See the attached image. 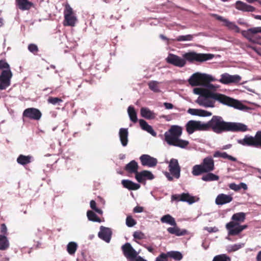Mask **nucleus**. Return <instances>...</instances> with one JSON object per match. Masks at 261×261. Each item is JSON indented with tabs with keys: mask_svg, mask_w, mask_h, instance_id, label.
<instances>
[{
	"mask_svg": "<svg viewBox=\"0 0 261 261\" xmlns=\"http://www.w3.org/2000/svg\"><path fill=\"white\" fill-rule=\"evenodd\" d=\"M204 86L208 88H195L193 89L195 94L200 95L196 102L200 106L205 108H213L215 107V101H218L223 105L239 110L244 109V105L239 101L212 91V90L215 91L216 88L210 83Z\"/></svg>",
	"mask_w": 261,
	"mask_h": 261,
	"instance_id": "obj_1",
	"label": "nucleus"
},
{
	"mask_svg": "<svg viewBox=\"0 0 261 261\" xmlns=\"http://www.w3.org/2000/svg\"><path fill=\"white\" fill-rule=\"evenodd\" d=\"M207 131H212L217 134L224 132H244L248 130L247 126L238 122H226L219 116H213L206 122Z\"/></svg>",
	"mask_w": 261,
	"mask_h": 261,
	"instance_id": "obj_2",
	"label": "nucleus"
},
{
	"mask_svg": "<svg viewBox=\"0 0 261 261\" xmlns=\"http://www.w3.org/2000/svg\"><path fill=\"white\" fill-rule=\"evenodd\" d=\"M214 55L211 54H200L194 51L185 53L183 55V58L173 54H169L166 58V62L178 67H182L186 64V61L190 63L203 62L212 59Z\"/></svg>",
	"mask_w": 261,
	"mask_h": 261,
	"instance_id": "obj_3",
	"label": "nucleus"
},
{
	"mask_svg": "<svg viewBox=\"0 0 261 261\" xmlns=\"http://www.w3.org/2000/svg\"><path fill=\"white\" fill-rule=\"evenodd\" d=\"M213 81V78L211 75L204 73L196 72L193 74L189 79V84L193 86H203L208 84Z\"/></svg>",
	"mask_w": 261,
	"mask_h": 261,
	"instance_id": "obj_4",
	"label": "nucleus"
},
{
	"mask_svg": "<svg viewBox=\"0 0 261 261\" xmlns=\"http://www.w3.org/2000/svg\"><path fill=\"white\" fill-rule=\"evenodd\" d=\"M238 142L243 146L261 148V130L257 131L254 137L246 135L243 139L238 140Z\"/></svg>",
	"mask_w": 261,
	"mask_h": 261,
	"instance_id": "obj_5",
	"label": "nucleus"
},
{
	"mask_svg": "<svg viewBox=\"0 0 261 261\" xmlns=\"http://www.w3.org/2000/svg\"><path fill=\"white\" fill-rule=\"evenodd\" d=\"M168 168L170 173L168 172L165 173V175L168 180L172 181L173 177L176 179H178L180 177V167L177 159H171Z\"/></svg>",
	"mask_w": 261,
	"mask_h": 261,
	"instance_id": "obj_6",
	"label": "nucleus"
},
{
	"mask_svg": "<svg viewBox=\"0 0 261 261\" xmlns=\"http://www.w3.org/2000/svg\"><path fill=\"white\" fill-rule=\"evenodd\" d=\"M182 132V128L181 126L172 125L167 132H165L164 134L165 140L169 145H170L181 136Z\"/></svg>",
	"mask_w": 261,
	"mask_h": 261,
	"instance_id": "obj_7",
	"label": "nucleus"
},
{
	"mask_svg": "<svg viewBox=\"0 0 261 261\" xmlns=\"http://www.w3.org/2000/svg\"><path fill=\"white\" fill-rule=\"evenodd\" d=\"M206 127V123L193 120L189 121L186 124L187 132L189 135L196 131H207Z\"/></svg>",
	"mask_w": 261,
	"mask_h": 261,
	"instance_id": "obj_8",
	"label": "nucleus"
},
{
	"mask_svg": "<svg viewBox=\"0 0 261 261\" xmlns=\"http://www.w3.org/2000/svg\"><path fill=\"white\" fill-rule=\"evenodd\" d=\"M64 15V25L74 26L76 21V18L74 15L73 9L68 4H66L65 6Z\"/></svg>",
	"mask_w": 261,
	"mask_h": 261,
	"instance_id": "obj_9",
	"label": "nucleus"
},
{
	"mask_svg": "<svg viewBox=\"0 0 261 261\" xmlns=\"http://www.w3.org/2000/svg\"><path fill=\"white\" fill-rule=\"evenodd\" d=\"M258 33H261V27L252 28L247 31H243L242 34L249 41L258 44L256 41L261 38V36L256 35Z\"/></svg>",
	"mask_w": 261,
	"mask_h": 261,
	"instance_id": "obj_10",
	"label": "nucleus"
},
{
	"mask_svg": "<svg viewBox=\"0 0 261 261\" xmlns=\"http://www.w3.org/2000/svg\"><path fill=\"white\" fill-rule=\"evenodd\" d=\"M246 219V214L239 212L234 214L231 217L232 221L226 224V228L228 231L235 227L238 224L244 222Z\"/></svg>",
	"mask_w": 261,
	"mask_h": 261,
	"instance_id": "obj_11",
	"label": "nucleus"
},
{
	"mask_svg": "<svg viewBox=\"0 0 261 261\" xmlns=\"http://www.w3.org/2000/svg\"><path fill=\"white\" fill-rule=\"evenodd\" d=\"M42 116L41 111L35 108H29L25 109L22 113L23 118L31 120H39Z\"/></svg>",
	"mask_w": 261,
	"mask_h": 261,
	"instance_id": "obj_12",
	"label": "nucleus"
},
{
	"mask_svg": "<svg viewBox=\"0 0 261 261\" xmlns=\"http://www.w3.org/2000/svg\"><path fill=\"white\" fill-rule=\"evenodd\" d=\"M12 73L9 71H2L0 74V90H5L11 85Z\"/></svg>",
	"mask_w": 261,
	"mask_h": 261,
	"instance_id": "obj_13",
	"label": "nucleus"
},
{
	"mask_svg": "<svg viewBox=\"0 0 261 261\" xmlns=\"http://www.w3.org/2000/svg\"><path fill=\"white\" fill-rule=\"evenodd\" d=\"M121 249L124 255L130 261H134L138 254L129 243L124 244L121 247Z\"/></svg>",
	"mask_w": 261,
	"mask_h": 261,
	"instance_id": "obj_14",
	"label": "nucleus"
},
{
	"mask_svg": "<svg viewBox=\"0 0 261 261\" xmlns=\"http://www.w3.org/2000/svg\"><path fill=\"white\" fill-rule=\"evenodd\" d=\"M196 197L190 195L189 193H183L181 194H174L172 195L171 199L172 200L181 201L187 202L189 204H192L198 200Z\"/></svg>",
	"mask_w": 261,
	"mask_h": 261,
	"instance_id": "obj_15",
	"label": "nucleus"
},
{
	"mask_svg": "<svg viewBox=\"0 0 261 261\" xmlns=\"http://www.w3.org/2000/svg\"><path fill=\"white\" fill-rule=\"evenodd\" d=\"M139 159L142 165L143 166L153 167H155L158 163V160L156 159L153 158L148 154H142L140 156Z\"/></svg>",
	"mask_w": 261,
	"mask_h": 261,
	"instance_id": "obj_16",
	"label": "nucleus"
},
{
	"mask_svg": "<svg viewBox=\"0 0 261 261\" xmlns=\"http://www.w3.org/2000/svg\"><path fill=\"white\" fill-rule=\"evenodd\" d=\"M212 16L214 17L217 20L224 22V25L227 27L229 30L234 31L235 32L239 33L240 28L232 22L229 21L228 20L223 18L221 16H219L216 14H212Z\"/></svg>",
	"mask_w": 261,
	"mask_h": 261,
	"instance_id": "obj_17",
	"label": "nucleus"
},
{
	"mask_svg": "<svg viewBox=\"0 0 261 261\" xmlns=\"http://www.w3.org/2000/svg\"><path fill=\"white\" fill-rule=\"evenodd\" d=\"M112 232L110 228L103 226L100 227V231L98 233V237L107 243H109L111 239Z\"/></svg>",
	"mask_w": 261,
	"mask_h": 261,
	"instance_id": "obj_18",
	"label": "nucleus"
},
{
	"mask_svg": "<svg viewBox=\"0 0 261 261\" xmlns=\"http://www.w3.org/2000/svg\"><path fill=\"white\" fill-rule=\"evenodd\" d=\"M241 80V76L238 75H229L228 73L222 74L220 82L224 84L239 83Z\"/></svg>",
	"mask_w": 261,
	"mask_h": 261,
	"instance_id": "obj_19",
	"label": "nucleus"
},
{
	"mask_svg": "<svg viewBox=\"0 0 261 261\" xmlns=\"http://www.w3.org/2000/svg\"><path fill=\"white\" fill-rule=\"evenodd\" d=\"M154 177L153 174L148 170H143L141 172H138V173L135 175L136 180L140 183L145 182L146 179L152 180Z\"/></svg>",
	"mask_w": 261,
	"mask_h": 261,
	"instance_id": "obj_20",
	"label": "nucleus"
},
{
	"mask_svg": "<svg viewBox=\"0 0 261 261\" xmlns=\"http://www.w3.org/2000/svg\"><path fill=\"white\" fill-rule=\"evenodd\" d=\"M201 165L206 173L210 172L214 170V161L211 156L205 158L203 160Z\"/></svg>",
	"mask_w": 261,
	"mask_h": 261,
	"instance_id": "obj_21",
	"label": "nucleus"
},
{
	"mask_svg": "<svg viewBox=\"0 0 261 261\" xmlns=\"http://www.w3.org/2000/svg\"><path fill=\"white\" fill-rule=\"evenodd\" d=\"M232 200L233 197L230 195L220 194L217 196L215 203L217 205H223L230 202Z\"/></svg>",
	"mask_w": 261,
	"mask_h": 261,
	"instance_id": "obj_22",
	"label": "nucleus"
},
{
	"mask_svg": "<svg viewBox=\"0 0 261 261\" xmlns=\"http://www.w3.org/2000/svg\"><path fill=\"white\" fill-rule=\"evenodd\" d=\"M16 6L21 10H29L34 7V4L29 0H16Z\"/></svg>",
	"mask_w": 261,
	"mask_h": 261,
	"instance_id": "obj_23",
	"label": "nucleus"
},
{
	"mask_svg": "<svg viewBox=\"0 0 261 261\" xmlns=\"http://www.w3.org/2000/svg\"><path fill=\"white\" fill-rule=\"evenodd\" d=\"M236 8L239 10L244 12H254L255 8L252 6L247 5V4L238 1L236 3Z\"/></svg>",
	"mask_w": 261,
	"mask_h": 261,
	"instance_id": "obj_24",
	"label": "nucleus"
},
{
	"mask_svg": "<svg viewBox=\"0 0 261 261\" xmlns=\"http://www.w3.org/2000/svg\"><path fill=\"white\" fill-rule=\"evenodd\" d=\"M188 113L192 115L198 116L200 117H207L210 116L212 113L210 112L201 110L190 108L188 110Z\"/></svg>",
	"mask_w": 261,
	"mask_h": 261,
	"instance_id": "obj_25",
	"label": "nucleus"
},
{
	"mask_svg": "<svg viewBox=\"0 0 261 261\" xmlns=\"http://www.w3.org/2000/svg\"><path fill=\"white\" fill-rule=\"evenodd\" d=\"M138 168L137 162L133 160L125 165L124 170L129 173H135L136 175L138 172Z\"/></svg>",
	"mask_w": 261,
	"mask_h": 261,
	"instance_id": "obj_26",
	"label": "nucleus"
},
{
	"mask_svg": "<svg viewBox=\"0 0 261 261\" xmlns=\"http://www.w3.org/2000/svg\"><path fill=\"white\" fill-rule=\"evenodd\" d=\"M119 136L121 143L123 146H126L128 143V132L127 128H121L119 129Z\"/></svg>",
	"mask_w": 261,
	"mask_h": 261,
	"instance_id": "obj_27",
	"label": "nucleus"
},
{
	"mask_svg": "<svg viewBox=\"0 0 261 261\" xmlns=\"http://www.w3.org/2000/svg\"><path fill=\"white\" fill-rule=\"evenodd\" d=\"M121 184L124 188L129 190H137L140 188V185L128 179H123Z\"/></svg>",
	"mask_w": 261,
	"mask_h": 261,
	"instance_id": "obj_28",
	"label": "nucleus"
},
{
	"mask_svg": "<svg viewBox=\"0 0 261 261\" xmlns=\"http://www.w3.org/2000/svg\"><path fill=\"white\" fill-rule=\"evenodd\" d=\"M142 117L147 119H153L155 118L156 114L147 108H142L140 110Z\"/></svg>",
	"mask_w": 261,
	"mask_h": 261,
	"instance_id": "obj_29",
	"label": "nucleus"
},
{
	"mask_svg": "<svg viewBox=\"0 0 261 261\" xmlns=\"http://www.w3.org/2000/svg\"><path fill=\"white\" fill-rule=\"evenodd\" d=\"M139 123L142 129L147 132L153 136H156V133L153 129L152 126L149 125L146 121L143 119H140Z\"/></svg>",
	"mask_w": 261,
	"mask_h": 261,
	"instance_id": "obj_30",
	"label": "nucleus"
},
{
	"mask_svg": "<svg viewBox=\"0 0 261 261\" xmlns=\"http://www.w3.org/2000/svg\"><path fill=\"white\" fill-rule=\"evenodd\" d=\"M173 227H168L167 231L169 233L175 234L177 236H182L187 233V231L186 229H180L179 228L176 226H173Z\"/></svg>",
	"mask_w": 261,
	"mask_h": 261,
	"instance_id": "obj_31",
	"label": "nucleus"
},
{
	"mask_svg": "<svg viewBox=\"0 0 261 261\" xmlns=\"http://www.w3.org/2000/svg\"><path fill=\"white\" fill-rule=\"evenodd\" d=\"M248 227L247 225H241L240 224L238 225L235 226L233 228L228 230V234L229 236H237L241 233L243 230L246 229Z\"/></svg>",
	"mask_w": 261,
	"mask_h": 261,
	"instance_id": "obj_32",
	"label": "nucleus"
},
{
	"mask_svg": "<svg viewBox=\"0 0 261 261\" xmlns=\"http://www.w3.org/2000/svg\"><path fill=\"white\" fill-rule=\"evenodd\" d=\"M189 144V142L187 140H184L180 139L179 138L175 140L170 145L178 147L181 148H186Z\"/></svg>",
	"mask_w": 261,
	"mask_h": 261,
	"instance_id": "obj_33",
	"label": "nucleus"
},
{
	"mask_svg": "<svg viewBox=\"0 0 261 261\" xmlns=\"http://www.w3.org/2000/svg\"><path fill=\"white\" fill-rule=\"evenodd\" d=\"M214 157L215 158H222L223 159H228L229 160H230V161H233V162H236L237 161V159L231 155H228L226 152H221L220 151H216L214 153V155H213Z\"/></svg>",
	"mask_w": 261,
	"mask_h": 261,
	"instance_id": "obj_34",
	"label": "nucleus"
},
{
	"mask_svg": "<svg viewBox=\"0 0 261 261\" xmlns=\"http://www.w3.org/2000/svg\"><path fill=\"white\" fill-rule=\"evenodd\" d=\"M32 156L30 155H24L20 154L18 156L17 159V162L18 164L22 165H25L31 162Z\"/></svg>",
	"mask_w": 261,
	"mask_h": 261,
	"instance_id": "obj_35",
	"label": "nucleus"
},
{
	"mask_svg": "<svg viewBox=\"0 0 261 261\" xmlns=\"http://www.w3.org/2000/svg\"><path fill=\"white\" fill-rule=\"evenodd\" d=\"M161 221L162 223H167L172 226L176 225L174 218L169 214L163 216L161 218Z\"/></svg>",
	"mask_w": 261,
	"mask_h": 261,
	"instance_id": "obj_36",
	"label": "nucleus"
},
{
	"mask_svg": "<svg viewBox=\"0 0 261 261\" xmlns=\"http://www.w3.org/2000/svg\"><path fill=\"white\" fill-rule=\"evenodd\" d=\"M9 247V242L7 238L4 236L0 234V250H5Z\"/></svg>",
	"mask_w": 261,
	"mask_h": 261,
	"instance_id": "obj_37",
	"label": "nucleus"
},
{
	"mask_svg": "<svg viewBox=\"0 0 261 261\" xmlns=\"http://www.w3.org/2000/svg\"><path fill=\"white\" fill-rule=\"evenodd\" d=\"M127 112L130 120L134 123H136L138 121V118L134 108L133 106H129L127 109Z\"/></svg>",
	"mask_w": 261,
	"mask_h": 261,
	"instance_id": "obj_38",
	"label": "nucleus"
},
{
	"mask_svg": "<svg viewBox=\"0 0 261 261\" xmlns=\"http://www.w3.org/2000/svg\"><path fill=\"white\" fill-rule=\"evenodd\" d=\"M229 188L234 190L236 192L239 191L241 189H243L244 190L247 189V186L246 184L243 182L240 183L239 185H237L235 183H231L229 185Z\"/></svg>",
	"mask_w": 261,
	"mask_h": 261,
	"instance_id": "obj_39",
	"label": "nucleus"
},
{
	"mask_svg": "<svg viewBox=\"0 0 261 261\" xmlns=\"http://www.w3.org/2000/svg\"><path fill=\"white\" fill-rule=\"evenodd\" d=\"M167 255V258L170 257L176 260H180L182 258V254L178 251H170L165 253Z\"/></svg>",
	"mask_w": 261,
	"mask_h": 261,
	"instance_id": "obj_40",
	"label": "nucleus"
},
{
	"mask_svg": "<svg viewBox=\"0 0 261 261\" xmlns=\"http://www.w3.org/2000/svg\"><path fill=\"white\" fill-rule=\"evenodd\" d=\"M192 172V174L195 176L199 175L203 173H206L201 164L200 165H195L193 167V170Z\"/></svg>",
	"mask_w": 261,
	"mask_h": 261,
	"instance_id": "obj_41",
	"label": "nucleus"
},
{
	"mask_svg": "<svg viewBox=\"0 0 261 261\" xmlns=\"http://www.w3.org/2000/svg\"><path fill=\"white\" fill-rule=\"evenodd\" d=\"M201 179L203 181H210L218 180L219 177L218 175H216L212 173H208L207 174L202 176Z\"/></svg>",
	"mask_w": 261,
	"mask_h": 261,
	"instance_id": "obj_42",
	"label": "nucleus"
},
{
	"mask_svg": "<svg viewBox=\"0 0 261 261\" xmlns=\"http://www.w3.org/2000/svg\"><path fill=\"white\" fill-rule=\"evenodd\" d=\"M88 219L91 221L100 222L101 219L95 214L94 212L89 210L87 212Z\"/></svg>",
	"mask_w": 261,
	"mask_h": 261,
	"instance_id": "obj_43",
	"label": "nucleus"
},
{
	"mask_svg": "<svg viewBox=\"0 0 261 261\" xmlns=\"http://www.w3.org/2000/svg\"><path fill=\"white\" fill-rule=\"evenodd\" d=\"M77 244L75 242H71L68 243L67 246V250L69 254H74L77 249Z\"/></svg>",
	"mask_w": 261,
	"mask_h": 261,
	"instance_id": "obj_44",
	"label": "nucleus"
},
{
	"mask_svg": "<svg viewBox=\"0 0 261 261\" xmlns=\"http://www.w3.org/2000/svg\"><path fill=\"white\" fill-rule=\"evenodd\" d=\"M159 83L157 81H150L148 83V87L149 89L154 92H159L160 90L159 89Z\"/></svg>",
	"mask_w": 261,
	"mask_h": 261,
	"instance_id": "obj_45",
	"label": "nucleus"
},
{
	"mask_svg": "<svg viewBox=\"0 0 261 261\" xmlns=\"http://www.w3.org/2000/svg\"><path fill=\"white\" fill-rule=\"evenodd\" d=\"M213 261H231V258L226 254H222L215 256Z\"/></svg>",
	"mask_w": 261,
	"mask_h": 261,
	"instance_id": "obj_46",
	"label": "nucleus"
},
{
	"mask_svg": "<svg viewBox=\"0 0 261 261\" xmlns=\"http://www.w3.org/2000/svg\"><path fill=\"white\" fill-rule=\"evenodd\" d=\"M0 69L2 71H11V68L9 64L6 62L5 60H0Z\"/></svg>",
	"mask_w": 261,
	"mask_h": 261,
	"instance_id": "obj_47",
	"label": "nucleus"
},
{
	"mask_svg": "<svg viewBox=\"0 0 261 261\" xmlns=\"http://www.w3.org/2000/svg\"><path fill=\"white\" fill-rule=\"evenodd\" d=\"M47 101L48 103H51L54 105L57 104L60 105V103L63 102V100L59 97H49L47 99Z\"/></svg>",
	"mask_w": 261,
	"mask_h": 261,
	"instance_id": "obj_48",
	"label": "nucleus"
},
{
	"mask_svg": "<svg viewBox=\"0 0 261 261\" xmlns=\"http://www.w3.org/2000/svg\"><path fill=\"white\" fill-rule=\"evenodd\" d=\"M193 38V36L192 35H187L185 36L181 35L178 36L176 40L177 41H191Z\"/></svg>",
	"mask_w": 261,
	"mask_h": 261,
	"instance_id": "obj_49",
	"label": "nucleus"
},
{
	"mask_svg": "<svg viewBox=\"0 0 261 261\" xmlns=\"http://www.w3.org/2000/svg\"><path fill=\"white\" fill-rule=\"evenodd\" d=\"M242 247V244H234L233 245L228 246L227 248V251L228 252H234L241 248Z\"/></svg>",
	"mask_w": 261,
	"mask_h": 261,
	"instance_id": "obj_50",
	"label": "nucleus"
},
{
	"mask_svg": "<svg viewBox=\"0 0 261 261\" xmlns=\"http://www.w3.org/2000/svg\"><path fill=\"white\" fill-rule=\"evenodd\" d=\"M28 48V50L34 55H36L39 51L38 47L35 44H30Z\"/></svg>",
	"mask_w": 261,
	"mask_h": 261,
	"instance_id": "obj_51",
	"label": "nucleus"
},
{
	"mask_svg": "<svg viewBox=\"0 0 261 261\" xmlns=\"http://www.w3.org/2000/svg\"><path fill=\"white\" fill-rule=\"evenodd\" d=\"M136 224V221L132 216H128L126 219V224L128 227H133Z\"/></svg>",
	"mask_w": 261,
	"mask_h": 261,
	"instance_id": "obj_52",
	"label": "nucleus"
},
{
	"mask_svg": "<svg viewBox=\"0 0 261 261\" xmlns=\"http://www.w3.org/2000/svg\"><path fill=\"white\" fill-rule=\"evenodd\" d=\"M133 237L135 239L142 240L145 238V234L141 231H135L134 232Z\"/></svg>",
	"mask_w": 261,
	"mask_h": 261,
	"instance_id": "obj_53",
	"label": "nucleus"
},
{
	"mask_svg": "<svg viewBox=\"0 0 261 261\" xmlns=\"http://www.w3.org/2000/svg\"><path fill=\"white\" fill-rule=\"evenodd\" d=\"M155 261H168L167 255L165 253H161L158 257H156Z\"/></svg>",
	"mask_w": 261,
	"mask_h": 261,
	"instance_id": "obj_54",
	"label": "nucleus"
},
{
	"mask_svg": "<svg viewBox=\"0 0 261 261\" xmlns=\"http://www.w3.org/2000/svg\"><path fill=\"white\" fill-rule=\"evenodd\" d=\"M7 228L5 224H2L1 225V232L5 236L7 234Z\"/></svg>",
	"mask_w": 261,
	"mask_h": 261,
	"instance_id": "obj_55",
	"label": "nucleus"
},
{
	"mask_svg": "<svg viewBox=\"0 0 261 261\" xmlns=\"http://www.w3.org/2000/svg\"><path fill=\"white\" fill-rule=\"evenodd\" d=\"M143 211V207L142 206H137L134 208V212L141 213Z\"/></svg>",
	"mask_w": 261,
	"mask_h": 261,
	"instance_id": "obj_56",
	"label": "nucleus"
},
{
	"mask_svg": "<svg viewBox=\"0 0 261 261\" xmlns=\"http://www.w3.org/2000/svg\"><path fill=\"white\" fill-rule=\"evenodd\" d=\"M164 106L166 109H172L173 108V105L171 103L164 102Z\"/></svg>",
	"mask_w": 261,
	"mask_h": 261,
	"instance_id": "obj_57",
	"label": "nucleus"
},
{
	"mask_svg": "<svg viewBox=\"0 0 261 261\" xmlns=\"http://www.w3.org/2000/svg\"><path fill=\"white\" fill-rule=\"evenodd\" d=\"M90 204L91 208L93 210H94L95 209H96L97 208L96 203L94 200H91Z\"/></svg>",
	"mask_w": 261,
	"mask_h": 261,
	"instance_id": "obj_58",
	"label": "nucleus"
},
{
	"mask_svg": "<svg viewBox=\"0 0 261 261\" xmlns=\"http://www.w3.org/2000/svg\"><path fill=\"white\" fill-rule=\"evenodd\" d=\"M134 261H147L140 256H137V257L134 259Z\"/></svg>",
	"mask_w": 261,
	"mask_h": 261,
	"instance_id": "obj_59",
	"label": "nucleus"
},
{
	"mask_svg": "<svg viewBox=\"0 0 261 261\" xmlns=\"http://www.w3.org/2000/svg\"><path fill=\"white\" fill-rule=\"evenodd\" d=\"M256 258V261H261V250L257 253Z\"/></svg>",
	"mask_w": 261,
	"mask_h": 261,
	"instance_id": "obj_60",
	"label": "nucleus"
},
{
	"mask_svg": "<svg viewBox=\"0 0 261 261\" xmlns=\"http://www.w3.org/2000/svg\"><path fill=\"white\" fill-rule=\"evenodd\" d=\"M145 247H146V248L147 249V250L149 252H150L151 253H153L154 249L152 247H151V246H146Z\"/></svg>",
	"mask_w": 261,
	"mask_h": 261,
	"instance_id": "obj_61",
	"label": "nucleus"
},
{
	"mask_svg": "<svg viewBox=\"0 0 261 261\" xmlns=\"http://www.w3.org/2000/svg\"><path fill=\"white\" fill-rule=\"evenodd\" d=\"M96 213H97L99 214H102V211L99 208H98L97 207L94 210Z\"/></svg>",
	"mask_w": 261,
	"mask_h": 261,
	"instance_id": "obj_62",
	"label": "nucleus"
},
{
	"mask_svg": "<svg viewBox=\"0 0 261 261\" xmlns=\"http://www.w3.org/2000/svg\"><path fill=\"white\" fill-rule=\"evenodd\" d=\"M160 38L161 39H163L164 40H168L166 36H165L164 35H162V34L160 35Z\"/></svg>",
	"mask_w": 261,
	"mask_h": 261,
	"instance_id": "obj_63",
	"label": "nucleus"
},
{
	"mask_svg": "<svg viewBox=\"0 0 261 261\" xmlns=\"http://www.w3.org/2000/svg\"><path fill=\"white\" fill-rule=\"evenodd\" d=\"M255 18L261 20V15H256Z\"/></svg>",
	"mask_w": 261,
	"mask_h": 261,
	"instance_id": "obj_64",
	"label": "nucleus"
}]
</instances>
